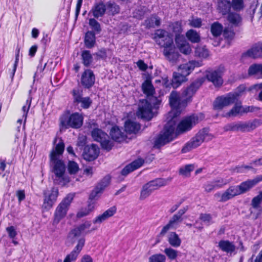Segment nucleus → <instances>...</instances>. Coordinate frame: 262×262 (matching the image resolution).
I'll list each match as a JSON object with an SVG mask.
<instances>
[{"instance_id": "22", "label": "nucleus", "mask_w": 262, "mask_h": 262, "mask_svg": "<svg viewBox=\"0 0 262 262\" xmlns=\"http://www.w3.org/2000/svg\"><path fill=\"white\" fill-rule=\"evenodd\" d=\"M99 152L97 146L92 144L85 148L83 154L84 159L87 161H92L97 158Z\"/></svg>"}, {"instance_id": "39", "label": "nucleus", "mask_w": 262, "mask_h": 262, "mask_svg": "<svg viewBox=\"0 0 262 262\" xmlns=\"http://www.w3.org/2000/svg\"><path fill=\"white\" fill-rule=\"evenodd\" d=\"M96 207V204L94 202H90L87 208L81 209L77 214L78 217H82L88 215L93 211Z\"/></svg>"}, {"instance_id": "17", "label": "nucleus", "mask_w": 262, "mask_h": 262, "mask_svg": "<svg viewBox=\"0 0 262 262\" xmlns=\"http://www.w3.org/2000/svg\"><path fill=\"white\" fill-rule=\"evenodd\" d=\"M85 243V239L81 238L79 239L76 246L73 250L65 257L63 262H73L75 261L83 247ZM58 262H62L59 260Z\"/></svg>"}, {"instance_id": "59", "label": "nucleus", "mask_w": 262, "mask_h": 262, "mask_svg": "<svg viewBox=\"0 0 262 262\" xmlns=\"http://www.w3.org/2000/svg\"><path fill=\"white\" fill-rule=\"evenodd\" d=\"M151 193V191L144 185L141 191L140 199L142 200H144L149 196Z\"/></svg>"}, {"instance_id": "47", "label": "nucleus", "mask_w": 262, "mask_h": 262, "mask_svg": "<svg viewBox=\"0 0 262 262\" xmlns=\"http://www.w3.org/2000/svg\"><path fill=\"white\" fill-rule=\"evenodd\" d=\"M192 49L189 43L185 40H181V53L184 55H189Z\"/></svg>"}, {"instance_id": "25", "label": "nucleus", "mask_w": 262, "mask_h": 262, "mask_svg": "<svg viewBox=\"0 0 262 262\" xmlns=\"http://www.w3.org/2000/svg\"><path fill=\"white\" fill-rule=\"evenodd\" d=\"M144 163V160L142 159H138L128 165H126L122 170V175L126 176L129 172L140 168Z\"/></svg>"}, {"instance_id": "9", "label": "nucleus", "mask_w": 262, "mask_h": 262, "mask_svg": "<svg viewBox=\"0 0 262 262\" xmlns=\"http://www.w3.org/2000/svg\"><path fill=\"white\" fill-rule=\"evenodd\" d=\"M204 118L202 114H193L181 119V134L190 131L192 128Z\"/></svg>"}, {"instance_id": "4", "label": "nucleus", "mask_w": 262, "mask_h": 262, "mask_svg": "<svg viewBox=\"0 0 262 262\" xmlns=\"http://www.w3.org/2000/svg\"><path fill=\"white\" fill-rule=\"evenodd\" d=\"M159 103V100L152 97L140 100L137 112V116L146 120H150L154 116L152 111L153 108H156Z\"/></svg>"}, {"instance_id": "48", "label": "nucleus", "mask_w": 262, "mask_h": 262, "mask_svg": "<svg viewBox=\"0 0 262 262\" xmlns=\"http://www.w3.org/2000/svg\"><path fill=\"white\" fill-rule=\"evenodd\" d=\"M150 182L156 189H159L161 187L165 186L168 183L167 180L161 178L156 179L154 180L150 181Z\"/></svg>"}, {"instance_id": "5", "label": "nucleus", "mask_w": 262, "mask_h": 262, "mask_svg": "<svg viewBox=\"0 0 262 262\" xmlns=\"http://www.w3.org/2000/svg\"><path fill=\"white\" fill-rule=\"evenodd\" d=\"M59 120L62 128H79L82 125L83 117L78 113L70 114L69 112H66L61 116Z\"/></svg>"}, {"instance_id": "6", "label": "nucleus", "mask_w": 262, "mask_h": 262, "mask_svg": "<svg viewBox=\"0 0 262 262\" xmlns=\"http://www.w3.org/2000/svg\"><path fill=\"white\" fill-rule=\"evenodd\" d=\"M210 137H212V136L209 134L208 128H204L200 130L189 141L183 146L181 152L186 153L198 148L205 141L206 138H208L210 139H211Z\"/></svg>"}, {"instance_id": "52", "label": "nucleus", "mask_w": 262, "mask_h": 262, "mask_svg": "<svg viewBox=\"0 0 262 262\" xmlns=\"http://www.w3.org/2000/svg\"><path fill=\"white\" fill-rule=\"evenodd\" d=\"M166 257L161 254L152 255L149 258V262H165Z\"/></svg>"}, {"instance_id": "2", "label": "nucleus", "mask_w": 262, "mask_h": 262, "mask_svg": "<svg viewBox=\"0 0 262 262\" xmlns=\"http://www.w3.org/2000/svg\"><path fill=\"white\" fill-rule=\"evenodd\" d=\"M54 143H57L50 155L52 171L54 174L53 180L55 183L61 186L66 185L70 181L66 173V166L62 161L59 159L64 149V144L60 138H56Z\"/></svg>"}, {"instance_id": "11", "label": "nucleus", "mask_w": 262, "mask_h": 262, "mask_svg": "<svg viewBox=\"0 0 262 262\" xmlns=\"http://www.w3.org/2000/svg\"><path fill=\"white\" fill-rule=\"evenodd\" d=\"M224 71V69L223 67H219L215 70L207 71L206 72V77L215 86L220 87L223 83L222 76Z\"/></svg>"}, {"instance_id": "26", "label": "nucleus", "mask_w": 262, "mask_h": 262, "mask_svg": "<svg viewBox=\"0 0 262 262\" xmlns=\"http://www.w3.org/2000/svg\"><path fill=\"white\" fill-rule=\"evenodd\" d=\"M243 56L252 58L262 57V44L256 45L247 52L243 54Z\"/></svg>"}, {"instance_id": "51", "label": "nucleus", "mask_w": 262, "mask_h": 262, "mask_svg": "<svg viewBox=\"0 0 262 262\" xmlns=\"http://www.w3.org/2000/svg\"><path fill=\"white\" fill-rule=\"evenodd\" d=\"M31 104V99L28 98L26 102V104L23 106L22 110L23 112V118L24 119V124H25L28 112L30 109V107Z\"/></svg>"}, {"instance_id": "29", "label": "nucleus", "mask_w": 262, "mask_h": 262, "mask_svg": "<svg viewBox=\"0 0 262 262\" xmlns=\"http://www.w3.org/2000/svg\"><path fill=\"white\" fill-rule=\"evenodd\" d=\"M106 11V6L105 4L100 2L96 4L92 8L90 13H92L93 15L95 18L102 17L105 14Z\"/></svg>"}, {"instance_id": "53", "label": "nucleus", "mask_w": 262, "mask_h": 262, "mask_svg": "<svg viewBox=\"0 0 262 262\" xmlns=\"http://www.w3.org/2000/svg\"><path fill=\"white\" fill-rule=\"evenodd\" d=\"M231 7L234 10L239 11L243 9L244 3L243 0H232Z\"/></svg>"}, {"instance_id": "34", "label": "nucleus", "mask_w": 262, "mask_h": 262, "mask_svg": "<svg viewBox=\"0 0 262 262\" xmlns=\"http://www.w3.org/2000/svg\"><path fill=\"white\" fill-rule=\"evenodd\" d=\"M96 42L95 33L92 31H88L84 38V43L86 48H92L94 47Z\"/></svg>"}, {"instance_id": "57", "label": "nucleus", "mask_w": 262, "mask_h": 262, "mask_svg": "<svg viewBox=\"0 0 262 262\" xmlns=\"http://www.w3.org/2000/svg\"><path fill=\"white\" fill-rule=\"evenodd\" d=\"M245 90H246V86L244 85H241L237 88L236 92H235L233 93H229V94L230 95H234V96L235 97V101L236 102L237 100V98L239 96H241L243 94V93L245 91Z\"/></svg>"}, {"instance_id": "24", "label": "nucleus", "mask_w": 262, "mask_h": 262, "mask_svg": "<svg viewBox=\"0 0 262 262\" xmlns=\"http://www.w3.org/2000/svg\"><path fill=\"white\" fill-rule=\"evenodd\" d=\"M162 84L163 86L166 89L170 88V86H172L173 88H177L180 85V74L178 73L174 72L171 82H169L167 78H163Z\"/></svg>"}, {"instance_id": "55", "label": "nucleus", "mask_w": 262, "mask_h": 262, "mask_svg": "<svg viewBox=\"0 0 262 262\" xmlns=\"http://www.w3.org/2000/svg\"><path fill=\"white\" fill-rule=\"evenodd\" d=\"M110 180V176H106L97 185V186L102 188V190L104 191L105 188L109 185Z\"/></svg>"}, {"instance_id": "56", "label": "nucleus", "mask_w": 262, "mask_h": 262, "mask_svg": "<svg viewBox=\"0 0 262 262\" xmlns=\"http://www.w3.org/2000/svg\"><path fill=\"white\" fill-rule=\"evenodd\" d=\"M164 253L171 260L174 259L178 255L177 251L171 248H166L164 250Z\"/></svg>"}, {"instance_id": "3", "label": "nucleus", "mask_w": 262, "mask_h": 262, "mask_svg": "<svg viewBox=\"0 0 262 262\" xmlns=\"http://www.w3.org/2000/svg\"><path fill=\"white\" fill-rule=\"evenodd\" d=\"M154 39L159 46L164 48V54L170 60L174 61L179 58L178 51L180 50L179 34L176 35L177 48L173 43V36L165 30H157Z\"/></svg>"}, {"instance_id": "38", "label": "nucleus", "mask_w": 262, "mask_h": 262, "mask_svg": "<svg viewBox=\"0 0 262 262\" xmlns=\"http://www.w3.org/2000/svg\"><path fill=\"white\" fill-rule=\"evenodd\" d=\"M227 19L234 26H238L242 23V17L236 13H229Z\"/></svg>"}, {"instance_id": "31", "label": "nucleus", "mask_w": 262, "mask_h": 262, "mask_svg": "<svg viewBox=\"0 0 262 262\" xmlns=\"http://www.w3.org/2000/svg\"><path fill=\"white\" fill-rule=\"evenodd\" d=\"M242 114V106L241 103H236L234 106L228 112L222 115L224 117L229 118L236 116L238 114Z\"/></svg>"}, {"instance_id": "61", "label": "nucleus", "mask_w": 262, "mask_h": 262, "mask_svg": "<svg viewBox=\"0 0 262 262\" xmlns=\"http://www.w3.org/2000/svg\"><path fill=\"white\" fill-rule=\"evenodd\" d=\"M83 234L80 228L78 227L72 230L69 234V237L70 238H74L80 236L81 235Z\"/></svg>"}, {"instance_id": "10", "label": "nucleus", "mask_w": 262, "mask_h": 262, "mask_svg": "<svg viewBox=\"0 0 262 262\" xmlns=\"http://www.w3.org/2000/svg\"><path fill=\"white\" fill-rule=\"evenodd\" d=\"M92 136L94 140L100 143L103 148L107 150H111L113 146V143L109 136L100 129H94L92 132Z\"/></svg>"}, {"instance_id": "60", "label": "nucleus", "mask_w": 262, "mask_h": 262, "mask_svg": "<svg viewBox=\"0 0 262 262\" xmlns=\"http://www.w3.org/2000/svg\"><path fill=\"white\" fill-rule=\"evenodd\" d=\"M91 226V222L90 221H86L84 223L79 226V227L83 233V234H87L91 232L89 229Z\"/></svg>"}, {"instance_id": "36", "label": "nucleus", "mask_w": 262, "mask_h": 262, "mask_svg": "<svg viewBox=\"0 0 262 262\" xmlns=\"http://www.w3.org/2000/svg\"><path fill=\"white\" fill-rule=\"evenodd\" d=\"M248 74L250 76L257 75L262 77V64H253L250 66L248 69Z\"/></svg>"}, {"instance_id": "42", "label": "nucleus", "mask_w": 262, "mask_h": 262, "mask_svg": "<svg viewBox=\"0 0 262 262\" xmlns=\"http://www.w3.org/2000/svg\"><path fill=\"white\" fill-rule=\"evenodd\" d=\"M81 57L83 64L88 67L92 62V56L89 51L84 50L82 52Z\"/></svg>"}, {"instance_id": "40", "label": "nucleus", "mask_w": 262, "mask_h": 262, "mask_svg": "<svg viewBox=\"0 0 262 262\" xmlns=\"http://www.w3.org/2000/svg\"><path fill=\"white\" fill-rule=\"evenodd\" d=\"M160 25V19L156 15H152L145 21L147 28L154 27Z\"/></svg>"}, {"instance_id": "18", "label": "nucleus", "mask_w": 262, "mask_h": 262, "mask_svg": "<svg viewBox=\"0 0 262 262\" xmlns=\"http://www.w3.org/2000/svg\"><path fill=\"white\" fill-rule=\"evenodd\" d=\"M95 81V76L91 70L87 69L82 74L81 83L86 88L92 87Z\"/></svg>"}, {"instance_id": "32", "label": "nucleus", "mask_w": 262, "mask_h": 262, "mask_svg": "<svg viewBox=\"0 0 262 262\" xmlns=\"http://www.w3.org/2000/svg\"><path fill=\"white\" fill-rule=\"evenodd\" d=\"M262 203V190L258 194L254 196L251 200V205L252 208L260 213L262 210L261 204Z\"/></svg>"}, {"instance_id": "62", "label": "nucleus", "mask_w": 262, "mask_h": 262, "mask_svg": "<svg viewBox=\"0 0 262 262\" xmlns=\"http://www.w3.org/2000/svg\"><path fill=\"white\" fill-rule=\"evenodd\" d=\"M224 130L225 132L234 131L237 132V123H232L226 125L224 127Z\"/></svg>"}, {"instance_id": "28", "label": "nucleus", "mask_w": 262, "mask_h": 262, "mask_svg": "<svg viewBox=\"0 0 262 262\" xmlns=\"http://www.w3.org/2000/svg\"><path fill=\"white\" fill-rule=\"evenodd\" d=\"M231 7V3L229 0H217V10L222 15L228 14Z\"/></svg>"}, {"instance_id": "20", "label": "nucleus", "mask_w": 262, "mask_h": 262, "mask_svg": "<svg viewBox=\"0 0 262 262\" xmlns=\"http://www.w3.org/2000/svg\"><path fill=\"white\" fill-rule=\"evenodd\" d=\"M199 66V62L195 61H189L181 67V83L188 80L187 76L192 71L194 68Z\"/></svg>"}, {"instance_id": "37", "label": "nucleus", "mask_w": 262, "mask_h": 262, "mask_svg": "<svg viewBox=\"0 0 262 262\" xmlns=\"http://www.w3.org/2000/svg\"><path fill=\"white\" fill-rule=\"evenodd\" d=\"M186 36L192 43H198L201 40L199 34L193 29L188 30L186 33Z\"/></svg>"}, {"instance_id": "30", "label": "nucleus", "mask_w": 262, "mask_h": 262, "mask_svg": "<svg viewBox=\"0 0 262 262\" xmlns=\"http://www.w3.org/2000/svg\"><path fill=\"white\" fill-rule=\"evenodd\" d=\"M125 130L128 134H136L140 129V125L132 120H127L124 124Z\"/></svg>"}, {"instance_id": "8", "label": "nucleus", "mask_w": 262, "mask_h": 262, "mask_svg": "<svg viewBox=\"0 0 262 262\" xmlns=\"http://www.w3.org/2000/svg\"><path fill=\"white\" fill-rule=\"evenodd\" d=\"M204 80L199 79L185 89L181 94V110L186 107L188 103L191 101V98L198 89L202 85Z\"/></svg>"}, {"instance_id": "50", "label": "nucleus", "mask_w": 262, "mask_h": 262, "mask_svg": "<svg viewBox=\"0 0 262 262\" xmlns=\"http://www.w3.org/2000/svg\"><path fill=\"white\" fill-rule=\"evenodd\" d=\"M68 169L71 174H75L78 171L79 168L76 162L70 161L68 165Z\"/></svg>"}, {"instance_id": "35", "label": "nucleus", "mask_w": 262, "mask_h": 262, "mask_svg": "<svg viewBox=\"0 0 262 262\" xmlns=\"http://www.w3.org/2000/svg\"><path fill=\"white\" fill-rule=\"evenodd\" d=\"M142 89L143 93L149 96L153 95L155 89L150 79H146L142 84Z\"/></svg>"}, {"instance_id": "63", "label": "nucleus", "mask_w": 262, "mask_h": 262, "mask_svg": "<svg viewBox=\"0 0 262 262\" xmlns=\"http://www.w3.org/2000/svg\"><path fill=\"white\" fill-rule=\"evenodd\" d=\"M189 24L193 27L200 28L202 26V20L199 18H193L190 20Z\"/></svg>"}, {"instance_id": "27", "label": "nucleus", "mask_w": 262, "mask_h": 262, "mask_svg": "<svg viewBox=\"0 0 262 262\" xmlns=\"http://www.w3.org/2000/svg\"><path fill=\"white\" fill-rule=\"evenodd\" d=\"M110 135L114 140L118 142L124 141L126 138L124 133L122 132L117 126H113L110 132Z\"/></svg>"}, {"instance_id": "54", "label": "nucleus", "mask_w": 262, "mask_h": 262, "mask_svg": "<svg viewBox=\"0 0 262 262\" xmlns=\"http://www.w3.org/2000/svg\"><path fill=\"white\" fill-rule=\"evenodd\" d=\"M110 180V176H106L97 185V186L102 188V190L104 191L105 188L109 185Z\"/></svg>"}, {"instance_id": "64", "label": "nucleus", "mask_w": 262, "mask_h": 262, "mask_svg": "<svg viewBox=\"0 0 262 262\" xmlns=\"http://www.w3.org/2000/svg\"><path fill=\"white\" fill-rule=\"evenodd\" d=\"M253 89L256 90H259L260 92L257 98V100L262 102V83L256 84L253 85Z\"/></svg>"}, {"instance_id": "43", "label": "nucleus", "mask_w": 262, "mask_h": 262, "mask_svg": "<svg viewBox=\"0 0 262 262\" xmlns=\"http://www.w3.org/2000/svg\"><path fill=\"white\" fill-rule=\"evenodd\" d=\"M103 192L102 188L96 185L90 194L89 200L91 201L98 200Z\"/></svg>"}, {"instance_id": "1", "label": "nucleus", "mask_w": 262, "mask_h": 262, "mask_svg": "<svg viewBox=\"0 0 262 262\" xmlns=\"http://www.w3.org/2000/svg\"><path fill=\"white\" fill-rule=\"evenodd\" d=\"M169 103L171 110L168 114L167 122L155 141L154 146L157 148L172 141L180 133V95L179 93L171 92Z\"/></svg>"}, {"instance_id": "7", "label": "nucleus", "mask_w": 262, "mask_h": 262, "mask_svg": "<svg viewBox=\"0 0 262 262\" xmlns=\"http://www.w3.org/2000/svg\"><path fill=\"white\" fill-rule=\"evenodd\" d=\"M74 198V193H69L57 206L54 213L53 226L56 227L60 221L66 216L69 206Z\"/></svg>"}, {"instance_id": "33", "label": "nucleus", "mask_w": 262, "mask_h": 262, "mask_svg": "<svg viewBox=\"0 0 262 262\" xmlns=\"http://www.w3.org/2000/svg\"><path fill=\"white\" fill-rule=\"evenodd\" d=\"M219 247L222 251L227 253H231L235 249V246L233 244L228 241L222 240L220 241Z\"/></svg>"}, {"instance_id": "14", "label": "nucleus", "mask_w": 262, "mask_h": 262, "mask_svg": "<svg viewBox=\"0 0 262 262\" xmlns=\"http://www.w3.org/2000/svg\"><path fill=\"white\" fill-rule=\"evenodd\" d=\"M262 181V176H259L252 180H248L242 182L240 185L235 186L237 189L238 195L245 193L249 191L258 183Z\"/></svg>"}, {"instance_id": "15", "label": "nucleus", "mask_w": 262, "mask_h": 262, "mask_svg": "<svg viewBox=\"0 0 262 262\" xmlns=\"http://www.w3.org/2000/svg\"><path fill=\"white\" fill-rule=\"evenodd\" d=\"M262 124L259 119H254L247 122H237V132H251Z\"/></svg>"}, {"instance_id": "23", "label": "nucleus", "mask_w": 262, "mask_h": 262, "mask_svg": "<svg viewBox=\"0 0 262 262\" xmlns=\"http://www.w3.org/2000/svg\"><path fill=\"white\" fill-rule=\"evenodd\" d=\"M117 211L115 206H113L104 211L102 214L97 216L94 220V224H101L109 217L114 215Z\"/></svg>"}, {"instance_id": "13", "label": "nucleus", "mask_w": 262, "mask_h": 262, "mask_svg": "<svg viewBox=\"0 0 262 262\" xmlns=\"http://www.w3.org/2000/svg\"><path fill=\"white\" fill-rule=\"evenodd\" d=\"M234 103H235L234 95L228 94L226 96L217 97L213 102V107L216 110H221Z\"/></svg>"}, {"instance_id": "49", "label": "nucleus", "mask_w": 262, "mask_h": 262, "mask_svg": "<svg viewBox=\"0 0 262 262\" xmlns=\"http://www.w3.org/2000/svg\"><path fill=\"white\" fill-rule=\"evenodd\" d=\"M194 169L193 164H188L185 166L183 168H181V175L185 178L189 177L190 172Z\"/></svg>"}, {"instance_id": "44", "label": "nucleus", "mask_w": 262, "mask_h": 262, "mask_svg": "<svg viewBox=\"0 0 262 262\" xmlns=\"http://www.w3.org/2000/svg\"><path fill=\"white\" fill-rule=\"evenodd\" d=\"M223 31L222 25L218 22L214 23L211 27V32L212 35L217 37L220 36Z\"/></svg>"}, {"instance_id": "45", "label": "nucleus", "mask_w": 262, "mask_h": 262, "mask_svg": "<svg viewBox=\"0 0 262 262\" xmlns=\"http://www.w3.org/2000/svg\"><path fill=\"white\" fill-rule=\"evenodd\" d=\"M195 55L201 58H207L209 56V52L205 46H198L195 50Z\"/></svg>"}, {"instance_id": "19", "label": "nucleus", "mask_w": 262, "mask_h": 262, "mask_svg": "<svg viewBox=\"0 0 262 262\" xmlns=\"http://www.w3.org/2000/svg\"><path fill=\"white\" fill-rule=\"evenodd\" d=\"M227 182L222 178L214 180L211 181L207 182L204 184L203 188L206 193H210L215 188H220L226 185Z\"/></svg>"}, {"instance_id": "16", "label": "nucleus", "mask_w": 262, "mask_h": 262, "mask_svg": "<svg viewBox=\"0 0 262 262\" xmlns=\"http://www.w3.org/2000/svg\"><path fill=\"white\" fill-rule=\"evenodd\" d=\"M237 195H238V194L236 187H235V186H231L222 193L220 192L215 193L214 197L219 198V201L220 202H225Z\"/></svg>"}, {"instance_id": "21", "label": "nucleus", "mask_w": 262, "mask_h": 262, "mask_svg": "<svg viewBox=\"0 0 262 262\" xmlns=\"http://www.w3.org/2000/svg\"><path fill=\"white\" fill-rule=\"evenodd\" d=\"M73 95L75 102L81 103V106L83 108H88L92 104V100L89 97H82V95L78 89H74Z\"/></svg>"}, {"instance_id": "12", "label": "nucleus", "mask_w": 262, "mask_h": 262, "mask_svg": "<svg viewBox=\"0 0 262 262\" xmlns=\"http://www.w3.org/2000/svg\"><path fill=\"white\" fill-rule=\"evenodd\" d=\"M43 202L42 208L44 211L50 210L57 200L58 195V189L56 188H52L51 191H44Z\"/></svg>"}, {"instance_id": "41", "label": "nucleus", "mask_w": 262, "mask_h": 262, "mask_svg": "<svg viewBox=\"0 0 262 262\" xmlns=\"http://www.w3.org/2000/svg\"><path fill=\"white\" fill-rule=\"evenodd\" d=\"M168 242L173 247H179L180 245V239L179 235L175 232H170L168 235Z\"/></svg>"}, {"instance_id": "46", "label": "nucleus", "mask_w": 262, "mask_h": 262, "mask_svg": "<svg viewBox=\"0 0 262 262\" xmlns=\"http://www.w3.org/2000/svg\"><path fill=\"white\" fill-rule=\"evenodd\" d=\"M180 223V213L178 212L173 215L170 219L168 224L173 229H176L179 226Z\"/></svg>"}, {"instance_id": "58", "label": "nucleus", "mask_w": 262, "mask_h": 262, "mask_svg": "<svg viewBox=\"0 0 262 262\" xmlns=\"http://www.w3.org/2000/svg\"><path fill=\"white\" fill-rule=\"evenodd\" d=\"M89 25L91 27L97 32L101 31V27L99 23L94 18H90L89 22Z\"/></svg>"}]
</instances>
